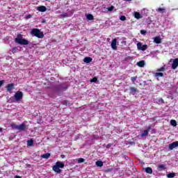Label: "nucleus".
I'll use <instances>...</instances> for the list:
<instances>
[{
	"instance_id": "33",
	"label": "nucleus",
	"mask_w": 178,
	"mask_h": 178,
	"mask_svg": "<svg viewBox=\"0 0 178 178\" xmlns=\"http://www.w3.org/2000/svg\"><path fill=\"white\" fill-rule=\"evenodd\" d=\"M97 81H98V79L97 77H94L90 79V83H97Z\"/></svg>"
},
{
	"instance_id": "37",
	"label": "nucleus",
	"mask_w": 178,
	"mask_h": 178,
	"mask_svg": "<svg viewBox=\"0 0 178 178\" xmlns=\"http://www.w3.org/2000/svg\"><path fill=\"white\" fill-rule=\"evenodd\" d=\"M136 80H137V76L131 77V81L132 83H135Z\"/></svg>"
},
{
	"instance_id": "40",
	"label": "nucleus",
	"mask_w": 178,
	"mask_h": 178,
	"mask_svg": "<svg viewBox=\"0 0 178 178\" xmlns=\"http://www.w3.org/2000/svg\"><path fill=\"white\" fill-rule=\"evenodd\" d=\"M41 156H51V154L50 153H46L44 154L41 155Z\"/></svg>"
},
{
	"instance_id": "15",
	"label": "nucleus",
	"mask_w": 178,
	"mask_h": 178,
	"mask_svg": "<svg viewBox=\"0 0 178 178\" xmlns=\"http://www.w3.org/2000/svg\"><path fill=\"white\" fill-rule=\"evenodd\" d=\"M165 169H166V167L165 166V165L160 164L158 165V170H159L160 172L162 170H165Z\"/></svg>"
},
{
	"instance_id": "1",
	"label": "nucleus",
	"mask_w": 178,
	"mask_h": 178,
	"mask_svg": "<svg viewBox=\"0 0 178 178\" xmlns=\"http://www.w3.org/2000/svg\"><path fill=\"white\" fill-rule=\"evenodd\" d=\"M65 168V163L62 161H57L54 165L52 167V170L54 172L57 173L58 175H60L62 173V170Z\"/></svg>"
},
{
	"instance_id": "22",
	"label": "nucleus",
	"mask_w": 178,
	"mask_h": 178,
	"mask_svg": "<svg viewBox=\"0 0 178 178\" xmlns=\"http://www.w3.org/2000/svg\"><path fill=\"white\" fill-rule=\"evenodd\" d=\"M33 144H34V140H33V139L27 140V145L29 147H32Z\"/></svg>"
},
{
	"instance_id": "5",
	"label": "nucleus",
	"mask_w": 178,
	"mask_h": 178,
	"mask_svg": "<svg viewBox=\"0 0 178 178\" xmlns=\"http://www.w3.org/2000/svg\"><path fill=\"white\" fill-rule=\"evenodd\" d=\"M118 42V39L114 38L111 42V48L114 49V51H116L118 49V46H116V44Z\"/></svg>"
},
{
	"instance_id": "16",
	"label": "nucleus",
	"mask_w": 178,
	"mask_h": 178,
	"mask_svg": "<svg viewBox=\"0 0 178 178\" xmlns=\"http://www.w3.org/2000/svg\"><path fill=\"white\" fill-rule=\"evenodd\" d=\"M145 65V61H144V60H140V61L137 63V65L139 67H144Z\"/></svg>"
},
{
	"instance_id": "36",
	"label": "nucleus",
	"mask_w": 178,
	"mask_h": 178,
	"mask_svg": "<svg viewBox=\"0 0 178 178\" xmlns=\"http://www.w3.org/2000/svg\"><path fill=\"white\" fill-rule=\"evenodd\" d=\"M12 54H16L17 52V47H13L11 50Z\"/></svg>"
},
{
	"instance_id": "9",
	"label": "nucleus",
	"mask_w": 178,
	"mask_h": 178,
	"mask_svg": "<svg viewBox=\"0 0 178 178\" xmlns=\"http://www.w3.org/2000/svg\"><path fill=\"white\" fill-rule=\"evenodd\" d=\"M149 130H151V127H148L146 130H145L140 135V137L144 138L148 135L149 133Z\"/></svg>"
},
{
	"instance_id": "29",
	"label": "nucleus",
	"mask_w": 178,
	"mask_h": 178,
	"mask_svg": "<svg viewBox=\"0 0 178 178\" xmlns=\"http://www.w3.org/2000/svg\"><path fill=\"white\" fill-rule=\"evenodd\" d=\"M76 162H78V163H83V162H84V161H86L83 158H80L76 160Z\"/></svg>"
},
{
	"instance_id": "18",
	"label": "nucleus",
	"mask_w": 178,
	"mask_h": 178,
	"mask_svg": "<svg viewBox=\"0 0 178 178\" xmlns=\"http://www.w3.org/2000/svg\"><path fill=\"white\" fill-rule=\"evenodd\" d=\"M129 90L132 95H135L136 92H137V88H136L131 87Z\"/></svg>"
},
{
	"instance_id": "20",
	"label": "nucleus",
	"mask_w": 178,
	"mask_h": 178,
	"mask_svg": "<svg viewBox=\"0 0 178 178\" xmlns=\"http://www.w3.org/2000/svg\"><path fill=\"white\" fill-rule=\"evenodd\" d=\"M146 173H148L149 175H152V168L147 167L145 168Z\"/></svg>"
},
{
	"instance_id": "48",
	"label": "nucleus",
	"mask_w": 178,
	"mask_h": 178,
	"mask_svg": "<svg viewBox=\"0 0 178 178\" xmlns=\"http://www.w3.org/2000/svg\"><path fill=\"white\" fill-rule=\"evenodd\" d=\"M129 159V156H127V158L125 157V159Z\"/></svg>"
},
{
	"instance_id": "43",
	"label": "nucleus",
	"mask_w": 178,
	"mask_h": 178,
	"mask_svg": "<svg viewBox=\"0 0 178 178\" xmlns=\"http://www.w3.org/2000/svg\"><path fill=\"white\" fill-rule=\"evenodd\" d=\"M26 19H31V15H28L26 17Z\"/></svg>"
},
{
	"instance_id": "42",
	"label": "nucleus",
	"mask_w": 178,
	"mask_h": 178,
	"mask_svg": "<svg viewBox=\"0 0 178 178\" xmlns=\"http://www.w3.org/2000/svg\"><path fill=\"white\" fill-rule=\"evenodd\" d=\"M112 147V143H108L106 146V148H111Z\"/></svg>"
},
{
	"instance_id": "23",
	"label": "nucleus",
	"mask_w": 178,
	"mask_h": 178,
	"mask_svg": "<svg viewBox=\"0 0 178 178\" xmlns=\"http://www.w3.org/2000/svg\"><path fill=\"white\" fill-rule=\"evenodd\" d=\"M170 124L172 126H174V127H176L177 126V122H176L175 120H170Z\"/></svg>"
},
{
	"instance_id": "4",
	"label": "nucleus",
	"mask_w": 178,
	"mask_h": 178,
	"mask_svg": "<svg viewBox=\"0 0 178 178\" xmlns=\"http://www.w3.org/2000/svg\"><path fill=\"white\" fill-rule=\"evenodd\" d=\"M15 99L17 101V102H19V101H21V99H23V92L22 91H17L15 94Z\"/></svg>"
},
{
	"instance_id": "7",
	"label": "nucleus",
	"mask_w": 178,
	"mask_h": 178,
	"mask_svg": "<svg viewBox=\"0 0 178 178\" xmlns=\"http://www.w3.org/2000/svg\"><path fill=\"white\" fill-rule=\"evenodd\" d=\"M177 67H178V58H175L172 61L171 67L172 69H173V70H175V69H177Z\"/></svg>"
},
{
	"instance_id": "26",
	"label": "nucleus",
	"mask_w": 178,
	"mask_h": 178,
	"mask_svg": "<svg viewBox=\"0 0 178 178\" xmlns=\"http://www.w3.org/2000/svg\"><path fill=\"white\" fill-rule=\"evenodd\" d=\"M86 18L88 19V20H94V15H92V14H88L86 16Z\"/></svg>"
},
{
	"instance_id": "46",
	"label": "nucleus",
	"mask_w": 178,
	"mask_h": 178,
	"mask_svg": "<svg viewBox=\"0 0 178 178\" xmlns=\"http://www.w3.org/2000/svg\"><path fill=\"white\" fill-rule=\"evenodd\" d=\"M15 178H22V177L17 175V176H15Z\"/></svg>"
},
{
	"instance_id": "8",
	"label": "nucleus",
	"mask_w": 178,
	"mask_h": 178,
	"mask_svg": "<svg viewBox=\"0 0 178 178\" xmlns=\"http://www.w3.org/2000/svg\"><path fill=\"white\" fill-rule=\"evenodd\" d=\"M57 88H58V90H60L66 91V90H67L68 87H67V86H65V84L61 83V84L57 86Z\"/></svg>"
},
{
	"instance_id": "19",
	"label": "nucleus",
	"mask_w": 178,
	"mask_h": 178,
	"mask_svg": "<svg viewBox=\"0 0 178 178\" xmlns=\"http://www.w3.org/2000/svg\"><path fill=\"white\" fill-rule=\"evenodd\" d=\"M96 165H97L99 168H102V166H104V162L102 161H96Z\"/></svg>"
},
{
	"instance_id": "17",
	"label": "nucleus",
	"mask_w": 178,
	"mask_h": 178,
	"mask_svg": "<svg viewBox=\"0 0 178 178\" xmlns=\"http://www.w3.org/2000/svg\"><path fill=\"white\" fill-rule=\"evenodd\" d=\"M134 17H135V19H142L143 18V17L141 16V14H140V13H138V12L134 13Z\"/></svg>"
},
{
	"instance_id": "25",
	"label": "nucleus",
	"mask_w": 178,
	"mask_h": 178,
	"mask_svg": "<svg viewBox=\"0 0 178 178\" xmlns=\"http://www.w3.org/2000/svg\"><path fill=\"white\" fill-rule=\"evenodd\" d=\"M167 177L168 178H173L175 177V176H176V173L175 172H171V173H169V174H167Z\"/></svg>"
},
{
	"instance_id": "10",
	"label": "nucleus",
	"mask_w": 178,
	"mask_h": 178,
	"mask_svg": "<svg viewBox=\"0 0 178 178\" xmlns=\"http://www.w3.org/2000/svg\"><path fill=\"white\" fill-rule=\"evenodd\" d=\"M19 131H24L26 130V124L22 123L19 125H18V129Z\"/></svg>"
},
{
	"instance_id": "24",
	"label": "nucleus",
	"mask_w": 178,
	"mask_h": 178,
	"mask_svg": "<svg viewBox=\"0 0 178 178\" xmlns=\"http://www.w3.org/2000/svg\"><path fill=\"white\" fill-rule=\"evenodd\" d=\"M10 127H12V129H14L15 130H17L19 125H17L15 123H11Z\"/></svg>"
},
{
	"instance_id": "47",
	"label": "nucleus",
	"mask_w": 178,
	"mask_h": 178,
	"mask_svg": "<svg viewBox=\"0 0 178 178\" xmlns=\"http://www.w3.org/2000/svg\"><path fill=\"white\" fill-rule=\"evenodd\" d=\"M0 133H2V128L0 127Z\"/></svg>"
},
{
	"instance_id": "35",
	"label": "nucleus",
	"mask_w": 178,
	"mask_h": 178,
	"mask_svg": "<svg viewBox=\"0 0 178 178\" xmlns=\"http://www.w3.org/2000/svg\"><path fill=\"white\" fill-rule=\"evenodd\" d=\"M120 20H121V22H124L126 20V16L124 15H121L120 17Z\"/></svg>"
},
{
	"instance_id": "38",
	"label": "nucleus",
	"mask_w": 178,
	"mask_h": 178,
	"mask_svg": "<svg viewBox=\"0 0 178 178\" xmlns=\"http://www.w3.org/2000/svg\"><path fill=\"white\" fill-rule=\"evenodd\" d=\"M140 34H142V35H144L147 34V31L140 30Z\"/></svg>"
},
{
	"instance_id": "11",
	"label": "nucleus",
	"mask_w": 178,
	"mask_h": 178,
	"mask_svg": "<svg viewBox=\"0 0 178 178\" xmlns=\"http://www.w3.org/2000/svg\"><path fill=\"white\" fill-rule=\"evenodd\" d=\"M154 42L155 44H161L162 42V39L159 36H156L154 38Z\"/></svg>"
},
{
	"instance_id": "45",
	"label": "nucleus",
	"mask_w": 178,
	"mask_h": 178,
	"mask_svg": "<svg viewBox=\"0 0 178 178\" xmlns=\"http://www.w3.org/2000/svg\"><path fill=\"white\" fill-rule=\"evenodd\" d=\"M42 158H44L45 159H48L49 156H42Z\"/></svg>"
},
{
	"instance_id": "49",
	"label": "nucleus",
	"mask_w": 178,
	"mask_h": 178,
	"mask_svg": "<svg viewBox=\"0 0 178 178\" xmlns=\"http://www.w3.org/2000/svg\"><path fill=\"white\" fill-rule=\"evenodd\" d=\"M124 1H127L128 2H130V1H131V0H124Z\"/></svg>"
},
{
	"instance_id": "2",
	"label": "nucleus",
	"mask_w": 178,
	"mask_h": 178,
	"mask_svg": "<svg viewBox=\"0 0 178 178\" xmlns=\"http://www.w3.org/2000/svg\"><path fill=\"white\" fill-rule=\"evenodd\" d=\"M15 41L17 42V44H19V45H29V40L23 38V35H22L20 33L17 35Z\"/></svg>"
},
{
	"instance_id": "3",
	"label": "nucleus",
	"mask_w": 178,
	"mask_h": 178,
	"mask_svg": "<svg viewBox=\"0 0 178 178\" xmlns=\"http://www.w3.org/2000/svg\"><path fill=\"white\" fill-rule=\"evenodd\" d=\"M31 35L37 38H44V32L40 31L38 29H33L31 31Z\"/></svg>"
},
{
	"instance_id": "32",
	"label": "nucleus",
	"mask_w": 178,
	"mask_h": 178,
	"mask_svg": "<svg viewBox=\"0 0 178 178\" xmlns=\"http://www.w3.org/2000/svg\"><path fill=\"white\" fill-rule=\"evenodd\" d=\"M113 9H115V6H111L107 8V10L108 12H112V10H113Z\"/></svg>"
},
{
	"instance_id": "44",
	"label": "nucleus",
	"mask_w": 178,
	"mask_h": 178,
	"mask_svg": "<svg viewBox=\"0 0 178 178\" xmlns=\"http://www.w3.org/2000/svg\"><path fill=\"white\" fill-rule=\"evenodd\" d=\"M122 44H124V45H126V44H127V42H126V41H122Z\"/></svg>"
},
{
	"instance_id": "51",
	"label": "nucleus",
	"mask_w": 178,
	"mask_h": 178,
	"mask_svg": "<svg viewBox=\"0 0 178 178\" xmlns=\"http://www.w3.org/2000/svg\"><path fill=\"white\" fill-rule=\"evenodd\" d=\"M176 10H178V8H177Z\"/></svg>"
},
{
	"instance_id": "31",
	"label": "nucleus",
	"mask_w": 178,
	"mask_h": 178,
	"mask_svg": "<svg viewBox=\"0 0 178 178\" xmlns=\"http://www.w3.org/2000/svg\"><path fill=\"white\" fill-rule=\"evenodd\" d=\"M137 48H138V49L141 50V48H143V43L138 42L137 43Z\"/></svg>"
},
{
	"instance_id": "21",
	"label": "nucleus",
	"mask_w": 178,
	"mask_h": 178,
	"mask_svg": "<svg viewBox=\"0 0 178 178\" xmlns=\"http://www.w3.org/2000/svg\"><path fill=\"white\" fill-rule=\"evenodd\" d=\"M156 10V12H159L160 13H165L166 12V10L162 8H159Z\"/></svg>"
},
{
	"instance_id": "14",
	"label": "nucleus",
	"mask_w": 178,
	"mask_h": 178,
	"mask_svg": "<svg viewBox=\"0 0 178 178\" xmlns=\"http://www.w3.org/2000/svg\"><path fill=\"white\" fill-rule=\"evenodd\" d=\"M83 62L85 63H90V62H92V58L91 57H85L83 58Z\"/></svg>"
},
{
	"instance_id": "39",
	"label": "nucleus",
	"mask_w": 178,
	"mask_h": 178,
	"mask_svg": "<svg viewBox=\"0 0 178 178\" xmlns=\"http://www.w3.org/2000/svg\"><path fill=\"white\" fill-rule=\"evenodd\" d=\"M159 102L160 104H165V100H163V99H162V98H160V99H159Z\"/></svg>"
},
{
	"instance_id": "30",
	"label": "nucleus",
	"mask_w": 178,
	"mask_h": 178,
	"mask_svg": "<svg viewBox=\"0 0 178 178\" xmlns=\"http://www.w3.org/2000/svg\"><path fill=\"white\" fill-rule=\"evenodd\" d=\"M60 17L65 19V17H69V14H67V13H64L60 15Z\"/></svg>"
},
{
	"instance_id": "12",
	"label": "nucleus",
	"mask_w": 178,
	"mask_h": 178,
	"mask_svg": "<svg viewBox=\"0 0 178 178\" xmlns=\"http://www.w3.org/2000/svg\"><path fill=\"white\" fill-rule=\"evenodd\" d=\"M38 10L39 12H47V7L45 6H40L38 7Z\"/></svg>"
},
{
	"instance_id": "34",
	"label": "nucleus",
	"mask_w": 178,
	"mask_h": 178,
	"mask_svg": "<svg viewBox=\"0 0 178 178\" xmlns=\"http://www.w3.org/2000/svg\"><path fill=\"white\" fill-rule=\"evenodd\" d=\"M165 70H166V68L165 67H161L157 70V72H165Z\"/></svg>"
},
{
	"instance_id": "13",
	"label": "nucleus",
	"mask_w": 178,
	"mask_h": 178,
	"mask_svg": "<svg viewBox=\"0 0 178 178\" xmlns=\"http://www.w3.org/2000/svg\"><path fill=\"white\" fill-rule=\"evenodd\" d=\"M15 88V84L9 83L7 85V91H12Z\"/></svg>"
},
{
	"instance_id": "6",
	"label": "nucleus",
	"mask_w": 178,
	"mask_h": 178,
	"mask_svg": "<svg viewBox=\"0 0 178 178\" xmlns=\"http://www.w3.org/2000/svg\"><path fill=\"white\" fill-rule=\"evenodd\" d=\"M178 147V141L173 142L169 145V149H175V148H177Z\"/></svg>"
},
{
	"instance_id": "28",
	"label": "nucleus",
	"mask_w": 178,
	"mask_h": 178,
	"mask_svg": "<svg viewBox=\"0 0 178 178\" xmlns=\"http://www.w3.org/2000/svg\"><path fill=\"white\" fill-rule=\"evenodd\" d=\"M147 49H148V45L143 44L140 49V51H147Z\"/></svg>"
},
{
	"instance_id": "50",
	"label": "nucleus",
	"mask_w": 178,
	"mask_h": 178,
	"mask_svg": "<svg viewBox=\"0 0 178 178\" xmlns=\"http://www.w3.org/2000/svg\"><path fill=\"white\" fill-rule=\"evenodd\" d=\"M60 156H65V155H63V154H61V155H60Z\"/></svg>"
},
{
	"instance_id": "41",
	"label": "nucleus",
	"mask_w": 178,
	"mask_h": 178,
	"mask_svg": "<svg viewBox=\"0 0 178 178\" xmlns=\"http://www.w3.org/2000/svg\"><path fill=\"white\" fill-rule=\"evenodd\" d=\"M3 83H5L4 80L0 81V87H2V86H3Z\"/></svg>"
},
{
	"instance_id": "27",
	"label": "nucleus",
	"mask_w": 178,
	"mask_h": 178,
	"mask_svg": "<svg viewBox=\"0 0 178 178\" xmlns=\"http://www.w3.org/2000/svg\"><path fill=\"white\" fill-rule=\"evenodd\" d=\"M154 76L156 77H163V73H162V72H156L154 74Z\"/></svg>"
}]
</instances>
